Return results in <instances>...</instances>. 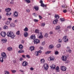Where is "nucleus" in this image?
I'll return each mask as SVG.
<instances>
[{
  "label": "nucleus",
  "mask_w": 74,
  "mask_h": 74,
  "mask_svg": "<svg viewBox=\"0 0 74 74\" xmlns=\"http://www.w3.org/2000/svg\"><path fill=\"white\" fill-rule=\"evenodd\" d=\"M7 34L8 37H10L12 39H14L16 36L11 31L8 32Z\"/></svg>",
  "instance_id": "f257e3e1"
},
{
  "label": "nucleus",
  "mask_w": 74,
  "mask_h": 74,
  "mask_svg": "<svg viewBox=\"0 0 74 74\" xmlns=\"http://www.w3.org/2000/svg\"><path fill=\"white\" fill-rule=\"evenodd\" d=\"M60 69L63 72L66 71V67L64 66H61L60 68Z\"/></svg>",
  "instance_id": "f03ea898"
},
{
  "label": "nucleus",
  "mask_w": 74,
  "mask_h": 74,
  "mask_svg": "<svg viewBox=\"0 0 74 74\" xmlns=\"http://www.w3.org/2000/svg\"><path fill=\"white\" fill-rule=\"evenodd\" d=\"M1 56L4 59H5L7 57L6 54L4 52L2 53Z\"/></svg>",
  "instance_id": "7ed1b4c3"
},
{
  "label": "nucleus",
  "mask_w": 74,
  "mask_h": 74,
  "mask_svg": "<svg viewBox=\"0 0 74 74\" xmlns=\"http://www.w3.org/2000/svg\"><path fill=\"white\" fill-rule=\"evenodd\" d=\"M67 57L65 56H62L61 57V59L64 62H65L66 61Z\"/></svg>",
  "instance_id": "20e7f679"
},
{
  "label": "nucleus",
  "mask_w": 74,
  "mask_h": 74,
  "mask_svg": "<svg viewBox=\"0 0 74 74\" xmlns=\"http://www.w3.org/2000/svg\"><path fill=\"white\" fill-rule=\"evenodd\" d=\"M43 66L44 67V69L45 70H47L49 68V66L47 64H45Z\"/></svg>",
  "instance_id": "39448f33"
},
{
  "label": "nucleus",
  "mask_w": 74,
  "mask_h": 74,
  "mask_svg": "<svg viewBox=\"0 0 74 74\" xmlns=\"http://www.w3.org/2000/svg\"><path fill=\"white\" fill-rule=\"evenodd\" d=\"M1 35L2 37H4L6 35V34L5 32H2L1 33Z\"/></svg>",
  "instance_id": "423d86ee"
},
{
  "label": "nucleus",
  "mask_w": 74,
  "mask_h": 74,
  "mask_svg": "<svg viewBox=\"0 0 74 74\" xmlns=\"http://www.w3.org/2000/svg\"><path fill=\"white\" fill-rule=\"evenodd\" d=\"M34 44H37L40 43V41L38 39H35L34 41Z\"/></svg>",
  "instance_id": "0eeeda50"
},
{
  "label": "nucleus",
  "mask_w": 74,
  "mask_h": 74,
  "mask_svg": "<svg viewBox=\"0 0 74 74\" xmlns=\"http://www.w3.org/2000/svg\"><path fill=\"white\" fill-rule=\"evenodd\" d=\"M28 65V62L26 61H24L23 62V63H22V65H23V66H27Z\"/></svg>",
  "instance_id": "6e6552de"
},
{
  "label": "nucleus",
  "mask_w": 74,
  "mask_h": 74,
  "mask_svg": "<svg viewBox=\"0 0 74 74\" xmlns=\"http://www.w3.org/2000/svg\"><path fill=\"white\" fill-rule=\"evenodd\" d=\"M67 37V36H64L63 38V40L64 42H66L68 41L69 40L68 38H66Z\"/></svg>",
  "instance_id": "1a4fd4ad"
},
{
  "label": "nucleus",
  "mask_w": 74,
  "mask_h": 74,
  "mask_svg": "<svg viewBox=\"0 0 74 74\" xmlns=\"http://www.w3.org/2000/svg\"><path fill=\"white\" fill-rule=\"evenodd\" d=\"M56 72H60V68L58 66H57L55 69Z\"/></svg>",
  "instance_id": "9d476101"
},
{
  "label": "nucleus",
  "mask_w": 74,
  "mask_h": 74,
  "mask_svg": "<svg viewBox=\"0 0 74 74\" xmlns=\"http://www.w3.org/2000/svg\"><path fill=\"white\" fill-rule=\"evenodd\" d=\"M56 65L55 64H52V65H51L50 67H51V69H53V70H54L55 69V68H56Z\"/></svg>",
  "instance_id": "9b49d317"
},
{
  "label": "nucleus",
  "mask_w": 74,
  "mask_h": 74,
  "mask_svg": "<svg viewBox=\"0 0 74 74\" xmlns=\"http://www.w3.org/2000/svg\"><path fill=\"white\" fill-rule=\"evenodd\" d=\"M14 17H18V13L17 11H15L13 15Z\"/></svg>",
  "instance_id": "f8f14e48"
},
{
  "label": "nucleus",
  "mask_w": 74,
  "mask_h": 74,
  "mask_svg": "<svg viewBox=\"0 0 74 74\" xmlns=\"http://www.w3.org/2000/svg\"><path fill=\"white\" fill-rule=\"evenodd\" d=\"M49 58L50 59V60L51 61H53L54 60V56H50V57Z\"/></svg>",
  "instance_id": "ddd939ff"
},
{
  "label": "nucleus",
  "mask_w": 74,
  "mask_h": 74,
  "mask_svg": "<svg viewBox=\"0 0 74 74\" xmlns=\"http://www.w3.org/2000/svg\"><path fill=\"white\" fill-rule=\"evenodd\" d=\"M30 38L33 40H34L36 38V37L35 36V34H32L31 36V37H30Z\"/></svg>",
  "instance_id": "4468645a"
},
{
  "label": "nucleus",
  "mask_w": 74,
  "mask_h": 74,
  "mask_svg": "<svg viewBox=\"0 0 74 74\" xmlns=\"http://www.w3.org/2000/svg\"><path fill=\"white\" fill-rule=\"evenodd\" d=\"M58 20L57 19H55L53 21V24H56L58 22Z\"/></svg>",
  "instance_id": "2eb2a0df"
},
{
  "label": "nucleus",
  "mask_w": 74,
  "mask_h": 74,
  "mask_svg": "<svg viewBox=\"0 0 74 74\" xmlns=\"http://www.w3.org/2000/svg\"><path fill=\"white\" fill-rule=\"evenodd\" d=\"M12 14V13L10 12H7V13L6 14V16H10Z\"/></svg>",
  "instance_id": "dca6fc26"
},
{
  "label": "nucleus",
  "mask_w": 74,
  "mask_h": 74,
  "mask_svg": "<svg viewBox=\"0 0 74 74\" xmlns=\"http://www.w3.org/2000/svg\"><path fill=\"white\" fill-rule=\"evenodd\" d=\"M25 51L23 50V49H20L19 50L18 52V53H24Z\"/></svg>",
  "instance_id": "f3484780"
},
{
  "label": "nucleus",
  "mask_w": 74,
  "mask_h": 74,
  "mask_svg": "<svg viewBox=\"0 0 74 74\" xmlns=\"http://www.w3.org/2000/svg\"><path fill=\"white\" fill-rule=\"evenodd\" d=\"M11 9L10 8H7L6 9H5V11L6 12H9L10 11Z\"/></svg>",
  "instance_id": "a211bd4d"
},
{
  "label": "nucleus",
  "mask_w": 74,
  "mask_h": 74,
  "mask_svg": "<svg viewBox=\"0 0 74 74\" xmlns=\"http://www.w3.org/2000/svg\"><path fill=\"white\" fill-rule=\"evenodd\" d=\"M54 17L56 19H59L60 18V16L58 14H55Z\"/></svg>",
  "instance_id": "6ab92c4d"
},
{
  "label": "nucleus",
  "mask_w": 74,
  "mask_h": 74,
  "mask_svg": "<svg viewBox=\"0 0 74 74\" xmlns=\"http://www.w3.org/2000/svg\"><path fill=\"white\" fill-rule=\"evenodd\" d=\"M34 8L35 9L36 11H38L39 10L38 7L37 6H35L34 7Z\"/></svg>",
  "instance_id": "aec40b11"
},
{
  "label": "nucleus",
  "mask_w": 74,
  "mask_h": 74,
  "mask_svg": "<svg viewBox=\"0 0 74 74\" xmlns=\"http://www.w3.org/2000/svg\"><path fill=\"white\" fill-rule=\"evenodd\" d=\"M29 49L31 50V51H34V47L32 46L30 47V48H29Z\"/></svg>",
  "instance_id": "412c9836"
},
{
  "label": "nucleus",
  "mask_w": 74,
  "mask_h": 74,
  "mask_svg": "<svg viewBox=\"0 0 74 74\" xmlns=\"http://www.w3.org/2000/svg\"><path fill=\"white\" fill-rule=\"evenodd\" d=\"M42 32H40V35L39 36V39H42L43 38V36H42Z\"/></svg>",
  "instance_id": "4be33fe9"
},
{
  "label": "nucleus",
  "mask_w": 74,
  "mask_h": 74,
  "mask_svg": "<svg viewBox=\"0 0 74 74\" xmlns=\"http://www.w3.org/2000/svg\"><path fill=\"white\" fill-rule=\"evenodd\" d=\"M28 36V33L27 32H25L24 33V37H27Z\"/></svg>",
  "instance_id": "5701e85b"
},
{
  "label": "nucleus",
  "mask_w": 74,
  "mask_h": 74,
  "mask_svg": "<svg viewBox=\"0 0 74 74\" xmlns=\"http://www.w3.org/2000/svg\"><path fill=\"white\" fill-rule=\"evenodd\" d=\"M3 57H0V62L2 63H3Z\"/></svg>",
  "instance_id": "b1692460"
},
{
  "label": "nucleus",
  "mask_w": 74,
  "mask_h": 74,
  "mask_svg": "<svg viewBox=\"0 0 74 74\" xmlns=\"http://www.w3.org/2000/svg\"><path fill=\"white\" fill-rule=\"evenodd\" d=\"M40 62L41 63L43 64L45 62V60L44 59H40Z\"/></svg>",
  "instance_id": "393cba45"
},
{
  "label": "nucleus",
  "mask_w": 74,
  "mask_h": 74,
  "mask_svg": "<svg viewBox=\"0 0 74 74\" xmlns=\"http://www.w3.org/2000/svg\"><path fill=\"white\" fill-rule=\"evenodd\" d=\"M54 47V46L53 45H50L49 47V49H52Z\"/></svg>",
  "instance_id": "a878e982"
},
{
  "label": "nucleus",
  "mask_w": 74,
  "mask_h": 74,
  "mask_svg": "<svg viewBox=\"0 0 74 74\" xmlns=\"http://www.w3.org/2000/svg\"><path fill=\"white\" fill-rule=\"evenodd\" d=\"M8 50L9 51H12V47H9L8 48Z\"/></svg>",
  "instance_id": "bb28decb"
},
{
  "label": "nucleus",
  "mask_w": 74,
  "mask_h": 74,
  "mask_svg": "<svg viewBox=\"0 0 74 74\" xmlns=\"http://www.w3.org/2000/svg\"><path fill=\"white\" fill-rule=\"evenodd\" d=\"M60 28V26H58L56 27V30H58Z\"/></svg>",
  "instance_id": "cd10ccee"
},
{
  "label": "nucleus",
  "mask_w": 74,
  "mask_h": 74,
  "mask_svg": "<svg viewBox=\"0 0 74 74\" xmlns=\"http://www.w3.org/2000/svg\"><path fill=\"white\" fill-rule=\"evenodd\" d=\"M23 46L21 44L19 46V48L20 49H23Z\"/></svg>",
  "instance_id": "c85d7f7f"
},
{
  "label": "nucleus",
  "mask_w": 74,
  "mask_h": 74,
  "mask_svg": "<svg viewBox=\"0 0 74 74\" xmlns=\"http://www.w3.org/2000/svg\"><path fill=\"white\" fill-rule=\"evenodd\" d=\"M28 30V28L27 27H25V28L24 29V32H27Z\"/></svg>",
  "instance_id": "c756f323"
},
{
  "label": "nucleus",
  "mask_w": 74,
  "mask_h": 74,
  "mask_svg": "<svg viewBox=\"0 0 74 74\" xmlns=\"http://www.w3.org/2000/svg\"><path fill=\"white\" fill-rule=\"evenodd\" d=\"M38 54L39 53L38 52V51H35V55L36 56H38Z\"/></svg>",
  "instance_id": "7c9ffc66"
},
{
  "label": "nucleus",
  "mask_w": 74,
  "mask_h": 74,
  "mask_svg": "<svg viewBox=\"0 0 74 74\" xmlns=\"http://www.w3.org/2000/svg\"><path fill=\"white\" fill-rule=\"evenodd\" d=\"M51 51H47V52H45V54H48L50 53H51Z\"/></svg>",
  "instance_id": "2f4dec72"
},
{
  "label": "nucleus",
  "mask_w": 74,
  "mask_h": 74,
  "mask_svg": "<svg viewBox=\"0 0 74 74\" xmlns=\"http://www.w3.org/2000/svg\"><path fill=\"white\" fill-rule=\"evenodd\" d=\"M10 26L12 27H14L15 26V25L14 24L12 23L10 24Z\"/></svg>",
  "instance_id": "473e14b6"
},
{
  "label": "nucleus",
  "mask_w": 74,
  "mask_h": 74,
  "mask_svg": "<svg viewBox=\"0 0 74 74\" xmlns=\"http://www.w3.org/2000/svg\"><path fill=\"white\" fill-rule=\"evenodd\" d=\"M59 53V52L58 51H56L55 52H54V54L55 55H58Z\"/></svg>",
  "instance_id": "72a5a7b5"
},
{
  "label": "nucleus",
  "mask_w": 74,
  "mask_h": 74,
  "mask_svg": "<svg viewBox=\"0 0 74 74\" xmlns=\"http://www.w3.org/2000/svg\"><path fill=\"white\" fill-rule=\"evenodd\" d=\"M7 41V40L6 39L2 40V41L4 43H6Z\"/></svg>",
  "instance_id": "f704fd0d"
},
{
  "label": "nucleus",
  "mask_w": 74,
  "mask_h": 74,
  "mask_svg": "<svg viewBox=\"0 0 74 74\" xmlns=\"http://www.w3.org/2000/svg\"><path fill=\"white\" fill-rule=\"evenodd\" d=\"M45 25V23H42L41 24V26L44 27Z\"/></svg>",
  "instance_id": "c9c22d12"
},
{
  "label": "nucleus",
  "mask_w": 74,
  "mask_h": 74,
  "mask_svg": "<svg viewBox=\"0 0 74 74\" xmlns=\"http://www.w3.org/2000/svg\"><path fill=\"white\" fill-rule=\"evenodd\" d=\"M58 42H59V43H61L62 42V39H59L58 40Z\"/></svg>",
  "instance_id": "e433bc0d"
},
{
  "label": "nucleus",
  "mask_w": 74,
  "mask_h": 74,
  "mask_svg": "<svg viewBox=\"0 0 74 74\" xmlns=\"http://www.w3.org/2000/svg\"><path fill=\"white\" fill-rule=\"evenodd\" d=\"M60 20L62 21L63 22L64 21H65L64 19V18H60Z\"/></svg>",
  "instance_id": "4c0bfd02"
},
{
  "label": "nucleus",
  "mask_w": 74,
  "mask_h": 74,
  "mask_svg": "<svg viewBox=\"0 0 74 74\" xmlns=\"http://www.w3.org/2000/svg\"><path fill=\"white\" fill-rule=\"evenodd\" d=\"M61 47V45L60 44H58L57 45V47L58 48H60Z\"/></svg>",
  "instance_id": "58836bf2"
},
{
  "label": "nucleus",
  "mask_w": 74,
  "mask_h": 74,
  "mask_svg": "<svg viewBox=\"0 0 74 74\" xmlns=\"http://www.w3.org/2000/svg\"><path fill=\"white\" fill-rule=\"evenodd\" d=\"M35 33L38 34L39 33V30L38 29L35 30Z\"/></svg>",
  "instance_id": "ea45409f"
},
{
  "label": "nucleus",
  "mask_w": 74,
  "mask_h": 74,
  "mask_svg": "<svg viewBox=\"0 0 74 74\" xmlns=\"http://www.w3.org/2000/svg\"><path fill=\"white\" fill-rule=\"evenodd\" d=\"M11 71L12 73H15L16 72V70H12Z\"/></svg>",
  "instance_id": "a19ab883"
},
{
  "label": "nucleus",
  "mask_w": 74,
  "mask_h": 74,
  "mask_svg": "<svg viewBox=\"0 0 74 74\" xmlns=\"http://www.w3.org/2000/svg\"><path fill=\"white\" fill-rule=\"evenodd\" d=\"M4 29H8V27L6 25H5L4 27Z\"/></svg>",
  "instance_id": "79ce46f5"
},
{
  "label": "nucleus",
  "mask_w": 74,
  "mask_h": 74,
  "mask_svg": "<svg viewBox=\"0 0 74 74\" xmlns=\"http://www.w3.org/2000/svg\"><path fill=\"white\" fill-rule=\"evenodd\" d=\"M20 34V31H18L16 33V34L18 35H19Z\"/></svg>",
  "instance_id": "37998d69"
},
{
  "label": "nucleus",
  "mask_w": 74,
  "mask_h": 74,
  "mask_svg": "<svg viewBox=\"0 0 74 74\" xmlns=\"http://www.w3.org/2000/svg\"><path fill=\"white\" fill-rule=\"evenodd\" d=\"M34 21L35 22H38V20L36 19H34Z\"/></svg>",
  "instance_id": "c03bdc74"
},
{
  "label": "nucleus",
  "mask_w": 74,
  "mask_h": 74,
  "mask_svg": "<svg viewBox=\"0 0 74 74\" xmlns=\"http://www.w3.org/2000/svg\"><path fill=\"white\" fill-rule=\"evenodd\" d=\"M26 57L28 58H30V56L29 55H27L26 56Z\"/></svg>",
  "instance_id": "a18cd8bd"
},
{
  "label": "nucleus",
  "mask_w": 74,
  "mask_h": 74,
  "mask_svg": "<svg viewBox=\"0 0 74 74\" xmlns=\"http://www.w3.org/2000/svg\"><path fill=\"white\" fill-rule=\"evenodd\" d=\"M45 44V41H43L42 42V46H44Z\"/></svg>",
  "instance_id": "49530a36"
},
{
  "label": "nucleus",
  "mask_w": 74,
  "mask_h": 74,
  "mask_svg": "<svg viewBox=\"0 0 74 74\" xmlns=\"http://www.w3.org/2000/svg\"><path fill=\"white\" fill-rule=\"evenodd\" d=\"M5 73V74H10L9 72L8 71H6Z\"/></svg>",
  "instance_id": "de8ad7c7"
},
{
  "label": "nucleus",
  "mask_w": 74,
  "mask_h": 74,
  "mask_svg": "<svg viewBox=\"0 0 74 74\" xmlns=\"http://www.w3.org/2000/svg\"><path fill=\"white\" fill-rule=\"evenodd\" d=\"M30 10L29 9H27L26 10V12H28V13H29V12H30Z\"/></svg>",
  "instance_id": "09e8293b"
},
{
  "label": "nucleus",
  "mask_w": 74,
  "mask_h": 74,
  "mask_svg": "<svg viewBox=\"0 0 74 74\" xmlns=\"http://www.w3.org/2000/svg\"><path fill=\"white\" fill-rule=\"evenodd\" d=\"M10 24V22L8 21H7V22H6V24L8 25Z\"/></svg>",
  "instance_id": "8fccbe9b"
},
{
  "label": "nucleus",
  "mask_w": 74,
  "mask_h": 74,
  "mask_svg": "<svg viewBox=\"0 0 74 74\" xmlns=\"http://www.w3.org/2000/svg\"><path fill=\"white\" fill-rule=\"evenodd\" d=\"M14 1H12L11 2H10V4H14Z\"/></svg>",
  "instance_id": "3c124183"
},
{
  "label": "nucleus",
  "mask_w": 74,
  "mask_h": 74,
  "mask_svg": "<svg viewBox=\"0 0 74 74\" xmlns=\"http://www.w3.org/2000/svg\"><path fill=\"white\" fill-rule=\"evenodd\" d=\"M25 1H26L27 3H29L30 2V1L29 0H25Z\"/></svg>",
  "instance_id": "603ef678"
},
{
  "label": "nucleus",
  "mask_w": 74,
  "mask_h": 74,
  "mask_svg": "<svg viewBox=\"0 0 74 74\" xmlns=\"http://www.w3.org/2000/svg\"><path fill=\"white\" fill-rule=\"evenodd\" d=\"M41 5V7H44V3H42L41 4V5Z\"/></svg>",
  "instance_id": "864d4df0"
},
{
  "label": "nucleus",
  "mask_w": 74,
  "mask_h": 74,
  "mask_svg": "<svg viewBox=\"0 0 74 74\" xmlns=\"http://www.w3.org/2000/svg\"><path fill=\"white\" fill-rule=\"evenodd\" d=\"M71 27H72L71 26H68L67 27V28L68 29H70L71 28Z\"/></svg>",
  "instance_id": "5fc2aeb1"
},
{
  "label": "nucleus",
  "mask_w": 74,
  "mask_h": 74,
  "mask_svg": "<svg viewBox=\"0 0 74 74\" xmlns=\"http://www.w3.org/2000/svg\"><path fill=\"white\" fill-rule=\"evenodd\" d=\"M39 19H42V17L40 15H39Z\"/></svg>",
  "instance_id": "6e6d98bb"
},
{
  "label": "nucleus",
  "mask_w": 74,
  "mask_h": 74,
  "mask_svg": "<svg viewBox=\"0 0 74 74\" xmlns=\"http://www.w3.org/2000/svg\"><path fill=\"white\" fill-rule=\"evenodd\" d=\"M48 36V34L47 33L45 34V36L46 37H47Z\"/></svg>",
  "instance_id": "4d7b16f0"
},
{
  "label": "nucleus",
  "mask_w": 74,
  "mask_h": 74,
  "mask_svg": "<svg viewBox=\"0 0 74 74\" xmlns=\"http://www.w3.org/2000/svg\"><path fill=\"white\" fill-rule=\"evenodd\" d=\"M23 58H20V61H21L23 60Z\"/></svg>",
  "instance_id": "13d9d810"
},
{
  "label": "nucleus",
  "mask_w": 74,
  "mask_h": 74,
  "mask_svg": "<svg viewBox=\"0 0 74 74\" xmlns=\"http://www.w3.org/2000/svg\"><path fill=\"white\" fill-rule=\"evenodd\" d=\"M8 20H9L10 21H11L12 20V19L11 18H8Z\"/></svg>",
  "instance_id": "bf43d9fd"
},
{
  "label": "nucleus",
  "mask_w": 74,
  "mask_h": 74,
  "mask_svg": "<svg viewBox=\"0 0 74 74\" xmlns=\"http://www.w3.org/2000/svg\"><path fill=\"white\" fill-rule=\"evenodd\" d=\"M63 12H64V13H66L67 12V10H63Z\"/></svg>",
  "instance_id": "052dcab7"
},
{
  "label": "nucleus",
  "mask_w": 74,
  "mask_h": 74,
  "mask_svg": "<svg viewBox=\"0 0 74 74\" xmlns=\"http://www.w3.org/2000/svg\"><path fill=\"white\" fill-rule=\"evenodd\" d=\"M32 15H34L35 17H36L37 16V15H36V13H34L32 14Z\"/></svg>",
  "instance_id": "680f3d73"
},
{
  "label": "nucleus",
  "mask_w": 74,
  "mask_h": 74,
  "mask_svg": "<svg viewBox=\"0 0 74 74\" xmlns=\"http://www.w3.org/2000/svg\"><path fill=\"white\" fill-rule=\"evenodd\" d=\"M30 70L32 71H33L34 70V69L33 67H31V68H30Z\"/></svg>",
  "instance_id": "e2e57ef3"
},
{
  "label": "nucleus",
  "mask_w": 74,
  "mask_h": 74,
  "mask_svg": "<svg viewBox=\"0 0 74 74\" xmlns=\"http://www.w3.org/2000/svg\"><path fill=\"white\" fill-rule=\"evenodd\" d=\"M42 53V51L41 50H40L38 51V53Z\"/></svg>",
  "instance_id": "0e129e2a"
},
{
  "label": "nucleus",
  "mask_w": 74,
  "mask_h": 74,
  "mask_svg": "<svg viewBox=\"0 0 74 74\" xmlns=\"http://www.w3.org/2000/svg\"><path fill=\"white\" fill-rule=\"evenodd\" d=\"M72 50L71 49H69L68 50V52L69 53H71V52Z\"/></svg>",
  "instance_id": "69168bd1"
},
{
  "label": "nucleus",
  "mask_w": 74,
  "mask_h": 74,
  "mask_svg": "<svg viewBox=\"0 0 74 74\" xmlns=\"http://www.w3.org/2000/svg\"><path fill=\"white\" fill-rule=\"evenodd\" d=\"M25 55H22V57H23L24 58H25Z\"/></svg>",
  "instance_id": "338daca9"
},
{
  "label": "nucleus",
  "mask_w": 74,
  "mask_h": 74,
  "mask_svg": "<svg viewBox=\"0 0 74 74\" xmlns=\"http://www.w3.org/2000/svg\"><path fill=\"white\" fill-rule=\"evenodd\" d=\"M39 49L41 50H42L43 49V48L42 47H39Z\"/></svg>",
  "instance_id": "774afa93"
}]
</instances>
